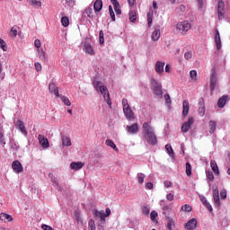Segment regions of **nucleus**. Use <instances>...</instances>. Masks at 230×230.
<instances>
[{
  "instance_id": "54",
  "label": "nucleus",
  "mask_w": 230,
  "mask_h": 230,
  "mask_svg": "<svg viewBox=\"0 0 230 230\" xmlns=\"http://www.w3.org/2000/svg\"><path fill=\"white\" fill-rule=\"evenodd\" d=\"M66 4H67V6H75L76 0H66Z\"/></svg>"
},
{
  "instance_id": "24",
  "label": "nucleus",
  "mask_w": 230,
  "mask_h": 230,
  "mask_svg": "<svg viewBox=\"0 0 230 230\" xmlns=\"http://www.w3.org/2000/svg\"><path fill=\"white\" fill-rule=\"evenodd\" d=\"M215 42H216L217 49H221L222 40H220V32L218 31V30H216Z\"/></svg>"
},
{
  "instance_id": "13",
  "label": "nucleus",
  "mask_w": 230,
  "mask_h": 230,
  "mask_svg": "<svg viewBox=\"0 0 230 230\" xmlns=\"http://www.w3.org/2000/svg\"><path fill=\"white\" fill-rule=\"evenodd\" d=\"M39 143L41 145L42 148H49V141L44 135L38 136Z\"/></svg>"
},
{
  "instance_id": "39",
  "label": "nucleus",
  "mask_w": 230,
  "mask_h": 230,
  "mask_svg": "<svg viewBox=\"0 0 230 230\" xmlns=\"http://www.w3.org/2000/svg\"><path fill=\"white\" fill-rule=\"evenodd\" d=\"M19 32V27L13 26L11 28L10 36L11 37H17V33Z\"/></svg>"
},
{
  "instance_id": "9",
  "label": "nucleus",
  "mask_w": 230,
  "mask_h": 230,
  "mask_svg": "<svg viewBox=\"0 0 230 230\" xmlns=\"http://www.w3.org/2000/svg\"><path fill=\"white\" fill-rule=\"evenodd\" d=\"M224 8H226V4H224V1L220 0L217 4V13L219 21H222V19H224V17L226 16V12L224 11Z\"/></svg>"
},
{
  "instance_id": "46",
  "label": "nucleus",
  "mask_w": 230,
  "mask_h": 230,
  "mask_svg": "<svg viewBox=\"0 0 230 230\" xmlns=\"http://www.w3.org/2000/svg\"><path fill=\"white\" fill-rule=\"evenodd\" d=\"M193 208L189 204H185L181 207V211H185L186 213H190Z\"/></svg>"
},
{
  "instance_id": "21",
  "label": "nucleus",
  "mask_w": 230,
  "mask_h": 230,
  "mask_svg": "<svg viewBox=\"0 0 230 230\" xmlns=\"http://www.w3.org/2000/svg\"><path fill=\"white\" fill-rule=\"evenodd\" d=\"M85 164L82 162H72L70 164L71 170H75V172H78V170H82L84 168Z\"/></svg>"
},
{
  "instance_id": "16",
  "label": "nucleus",
  "mask_w": 230,
  "mask_h": 230,
  "mask_svg": "<svg viewBox=\"0 0 230 230\" xmlns=\"http://www.w3.org/2000/svg\"><path fill=\"white\" fill-rule=\"evenodd\" d=\"M199 113L200 116H204L206 114V104L204 102V98H199Z\"/></svg>"
},
{
  "instance_id": "12",
  "label": "nucleus",
  "mask_w": 230,
  "mask_h": 230,
  "mask_svg": "<svg viewBox=\"0 0 230 230\" xmlns=\"http://www.w3.org/2000/svg\"><path fill=\"white\" fill-rule=\"evenodd\" d=\"M195 120L192 117L189 118L188 121L184 122L181 126V132H188L191 128V125H193V122Z\"/></svg>"
},
{
  "instance_id": "40",
  "label": "nucleus",
  "mask_w": 230,
  "mask_h": 230,
  "mask_svg": "<svg viewBox=\"0 0 230 230\" xmlns=\"http://www.w3.org/2000/svg\"><path fill=\"white\" fill-rule=\"evenodd\" d=\"M61 23H62V26H64L65 28H67V26H69V18L67 16H63L61 18Z\"/></svg>"
},
{
  "instance_id": "26",
  "label": "nucleus",
  "mask_w": 230,
  "mask_h": 230,
  "mask_svg": "<svg viewBox=\"0 0 230 230\" xmlns=\"http://www.w3.org/2000/svg\"><path fill=\"white\" fill-rule=\"evenodd\" d=\"M210 167L215 173V175H220V171L218 170V164H217V162L215 160L210 161Z\"/></svg>"
},
{
  "instance_id": "6",
  "label": "nucleus",
  "mask_w": 230,
  "mask_h": 230,
  "mask_svg": "<svg viewBox=\"0 0 230 230\" xmlns=\"http://www.w3.org/2000/svg\"><path fill=\"white\" fill-rule=\"evenodd\" d=\"M144 139H146V141L152 146H155V145L157 144V136H155V132L144 135Z\"/></svg>"
},
{
  "instance_id": "1",
  "label": "nucleus",
  "mask_w": 230,
  "mask_h": 230,
  "mask_svg": "<svg viewBox=\"0 0 230 230\" xmlns=\"http://www.w3.org/2000/svg\"><path fill=\"white\" fill-rule=\"evenodd\" d=\"M93 85L96 91H100L105 102L111 107V105H112V101H111V94L109 93V90L107 89V86L102 85V82L97 80H94L93 82Z\"/></svg>"
},
{
  "instance_id": "59",
  "label": "nucleus",
  "mask_w": 230,
  "mask_h": 230,
  "mask_svg": "<svg viewBox=\"0 0 230 230\" xmlns=\"http://www.w3.org/2000/svg\"><path fill=\"white\" fill-rule=\"evenodd\" d=\"M0 48L3 49V51H6V42L0 39Z\"/></svg>"
},
{
  "instance_id": "14",
  "label": "nucleus",
  "mask_w": 230,
  "mask_h": 230,
  "mask_svg": "<svg viewBox=\"0 0 230 230\" xmlns=\"http://www.w3.org/2000/svg\"><path fill=\"white\" fill-rule=\"evenodd\" d=\"M155 71L158 75H162V73H164V62L157 61L155 66Z\"/></svg>"
},
{
  "instance_id": "18",
  "label": "nucleus",
  "mask_w": 230,
  "mask_h": 230,
  "mask_svg": "<svg viewBox=\"0 0 230 230\" xmlns=\"http://www.w3.org/2000/svg\"><path fill=\"white\" fill-rule=\"evenodd\" d=\"M185 229L187 230H195L197 229V219L192 218L187 222L185 225Z\"/></svg>"
},
{
  "instance_id": "17",
  "label": "nucleus",
  "mask_w": 230,
  "mask_h": 230,
  "mask_svg": "<svg viewBox=\"0 0 230 230\" xmlns=\"http://www.w3.org/2000/svg\"><path fill=\"white\" fill-rule=\"evenodd\" d=\"M228 100H229L228 95H223L217 101V107H219V109H224V107H226V103H227Z\"/></svg>"
},
{
  "instance_id": "49",
  "label": "nucleus",
  "mask_w": 230,
  "mask_h": 230,
  "mask_svg": "<svg viewBox=\"0 0 230 230\" xmlns=\"http://www.w3.org/2000/svg\"><path fill=\"white\" fill-rule=\"evenodd\" d=\"M88 226L91 230H96V223L94 222V220L90 219L88 222Z\"/></svg>"
},
{
  "instance_id": "32",
  "label": "nucleus",
  "mask_w": 230,
  "mask_h": 230,
  "mask_svg": "<svg viewBox=\"0 0 230 230\" xmlns=\"http://www.w3.org/2000/svg\"><path fill=\"white\" fill-rule=\"evenodd\" d=\"M28 1H29V4H31V6H33L34 8H40V6H42V2L39 0H28Z\"/></svg>"
},
{
  "instance_id": "28",
  "label": "nucleus",
  "mask_w": 230,
  "mask_h": 230,
  "mask_svg": "<svg viewBox=\"0 0 230 230\" xmlns=\"http://www.w3.org/2000/svg\"><path fill=\"white\" fill-rule=\"evenodd\" d=\"M94 12H102L103 8V2L102 0H96L93 4Z\"/></svg>"
},
{
  "instance_id": "53",
  "label": "nucleus",
  "mask_w": 230,
  "mask_h": 230,
  "mask_svg": "<svg viewBox=\"0 0 230 230\" xmlns=\"http://www.w3.org/2000/svg\"><path fill=\"white\" fill-rule=\"evenodd\" d=\"M170 207L168 205H165L163 207V214L164 215H168L170 213Z\"/></svg>"
},
{
  "instance_id": "42",
  "label": "nucleus",
  "mask_w": 230,
  "mask_h": 230,
  "mask_svg": "<svg viewBox=\"0 0 230 230\" xmlns=\"http://www.w3.org/2000/svg\"><path fill=\"white\" fill-rule=\"evenodd\" d=\"M185 167H186V175L188 177H190V175H191V164H190V162H187L186 164H185Z\"/></svg>"
},
{
  "instance_id": "19",
  "label": "nucleus",
  "mask_w": 230,
  "mask_h": 230,
  "mask_svg": "<svg viewBox=\"0 0 230 230\" xmlns=\"http://www.w3.org/2000/svg\"><path fill=\"white\" fill-rule=\"evenodd\" d=\"M84 51L87 55H91L92 57L94 55V49H93V46L91 43L85 42L84 45Z\"/></svg>"
},
{
  "instance_id": "62",
  "label": "nucleus",
  "mask_w": 230,
  "mask_h": 230,
  "mask_svg": "<svg viewBox=\"0 0 230 230\" xmlns=\"http://www.w3.org/2000/svg\"><path fill=\"white\" fill-rule=\"evenodd\" d=\"M0 145H6V142H4V135H3L2 132H0Z\"/></svg>"
},
{
  "instance_id": "2",
  "label": "nucleus",
  "mask_w": 230,
  "mask_h": 230,
  "mask_svg": "<svg viewBox=\"0 0 230 230\" xmlns=\"http://www.w3.org/2000/svg\"><path fill=\"white\" fill-rule=\"evenodd\" d=\"M122 107L124 115L126 116L127 119H128V121H134L136 117L134 116L132 108H130V104H128V100L122 99Z\"/></svg>"
},
{
  "instance_id": "25",
  "label": "nucleus",
  "mask_w": 230,
  "mask_h": 230,
  "mask_svg": "<svg viewBox=\"0 0 230 230\" xmlns=\"http://www.w3.org/2000/svg\"><path fill=\"white\" fill-rule=\"evenodd\" d=\"M49 93H52L53 94L57 95L58 97L60 96V93H58V87L55 83H51L49 85Z\"/></svg>"
},
{
  "instance_id": "51",
  "label": "nucleus",
  "mask_w": 230,
  "mask_h": 230,
  "mask_svg": "<svg viewBox=\"0 0 230 230\" xmlns=\"http://www.w3.org/2000/svg\"><path fill=\"white\" fill-rule=\"evenodd\" d=\"M220 197H221L222 200L227 199V190H226L225 189H223V190L220 191Z\"/></svg>"
},
{
  "instance_id": "57",
  "label": "nucleus",
  "mask_w": 230,
  "mask_h": 230,
  "mask_svg": "<svg viewBox=\"0 0 230 230\" xmlns=\"http://www.w3.org/2000/svg\"><path fill=\"white\" fill-rule=\"evenodd\" d=\"M34 46L37 48V49H40V46H42V43L40 42V40H34Z\"/></svg>"
},
{
  "instance_id": "58",
  "label": "nucleus",
  "mask_w": 230,
  "mask_h": 230,
  "mask_svg": "<svg viewBox=\"0 0 230 230\" xmlns=\"http://www.w3.org/2000/svg\"><path fill=\"white\" fill-rule=\"evenodd\" d=\"M34 67H35V69H36V71H42V65H40V63H39V62H36L35 64H34Z\"/></svg>"
},
{
  "instance_id": "34",
  "label": "nucleus",
  "mask_w": 230,
  "mask_h": 230,
  "mask_svg": "<svg viewBox=\"0 0 230 230\" xmlns=\"http://www.w3.org/2000/svg\"><path fill=\"white\" fill-rule=\"evenodd\" d=\"M105 143H106L107 146H111V148L115 150V152H119V149L116 146V144L114 143V141H112L111 139H106Z\"/></svg>"
},
{
  "instance_id": "29",
  "label": "nucleus",
  "mask_w": 230,
  "mask_h": 230,
  "mask_svg": "<svg viewBox=\"0 0 230 230\" xmlns=\"http://www.w3.org/2000/svg\"><path fill=\"white\" fill-rule=\"evenodd\" d=\"M0 220H2V222H12V220H13V218L12 217L11 215H8L6 213H1L0 214Z\"/></svg>"
},
{
  "instance_id": "64",
  "label": "nucleus",
  "mask_w": 230,
  "mask_h": 230,
  "mask_svg": "<svg viewBox=\"0 0 230 230\" xmlns=\"http://www.w3.org/2000/svg\"><path fill=\"white\" fill-rule=\"evenodd\" d=\"M166 199H167V200H170V202H172V200H173V199H174V196H173V194L169 193V194H167Z\"/></svg>"
},
{
  "instance_id": "10",
  "label": "nucleus",
  "mask_w": 230,
  "mask_h": 230,
  "mask_svg": "<svg viewBox=\"0 0 230 230\" xmlns=\"http://www.w3.org/2000/svg\"><path fill=\"white\" fill-rule=\"evenodd\" d=\"M126 130L128 134H131V136H134V134H137L139 132V125L137 122L126 127Z\"/></svg>"
},
{
  "instance_id": "20",
  "label": "nucleus",
  "mask_w": 230,
  "mask_h": 230,
  "mask_svg": "<svg viewBox=\"0 0 230 230\" xmlns=\"http://www.w3.org/2000/svg\"><path fill=\"white\" fill-rule=\"evenodd\" d=\"M160 38H161V28L156 27L151 35V39L152 40H154V42H155L159 40Z\"/></svg>"
},
{
  "instance_id": "45",
  "label": "nucleus",
  "mask_w": 230,
  "mask_h": 230,
  "mask_svg": "<svg viewBox=\"0 0 230 230\" xmlns=\"http://www.w3.org/2000/svg\"><path fill=\"white\" fill-rule=\"evenodd\" d=\"M206 175H207V178L208 179V181H210L211 182H213V181H215V175L213 174V172L207 171Z\"/></svg>"
},
{
  "instance_id": "63",
  "label": "nucleus",
  "mask_w": 230,
  "mask_h": 230,
  "mask_svg": "<svg viewBox=\"0 0 230 230\" xmlns=\"http://www.w3.org/2000/svg\"><path fill=\"white\" fill-rule=\"evenodd\" d=\"M164 100H165V103L168 104V103H172V99H170V94H165L164 95Z\"/></svg>"
},
{
  "instance_id": "52",
  "label": "nucleus",
  "mask_w": 230,
  "mask_h": 230,
  "mask_svg": "<svg viewBox=\"0 0 230 230\" xmlns=\"http://www.w3.org/2000/svg\"><path fill=\"white\" fill-rule=\"evenodd\" d=\"M99 42L100 44H103V42H105V39L103 38V31H100L99 32Z\"/></svg>"
},
{
  "instance_id": "3",
  "label": "nucleus",
  "mask_w": 230,
  "mask_h": 230,
  "mask_svg": "<svg viewBox=\"0 0 230 230\" xmlns=\"http://www.w3.org/2000/svg\"><path fill=\"white\" fill-rule=\"evenodd\" d=\"M176 30L180 35H186L191 30V23L188 21L180 22L176 24Z\"/></svg>"
},
{
  "instance_id": "43",
  "label": "nucleus",
  "mask_w": 230,
  "mask_h": 230,
  "mask_svg": "<svg viewBox=\"0 0 230 230\" xmlns=\"http://www.w3.org/2000/svg\"><path fill=\"white\" fill-rule=\"evenodd\" d=\"M190 76L191 82H197V70H191L190 72Z\"/></svg>"
},
{
  "instance_id": "11",
  "label": "nucleus",
  "mask_w": 230,
  "mask_h": 230,
  "mask_svg": "<svg viewBox=\"0 0 230 230\" xmlns=\"http://www.w3.org/2000/svg\"><path fill=\"white\" fill-rule=\"evenodd\" d=\"M12 168L16 173H22L24 172V168L22 167V164L21 162L15 160L12 163Z\"/></svg>"
},
{
  "instance_id": "30",
  "label": "nucleus",
  "mask_w": 230,
  "mask_h": 230,
  "mask_svg": "<svg viewBox=\"0 0 230 230\" xmlns=\"http://www.w3.org/2000/svg\"><path fill=\"white\" fill-rule=\"evenodd\" d=\"M111 3L114 6L115 13H117V15H121V9H119V3L118 0H111Z\"/></svg>"
},
{
  "instance_id": "47",
  "label": "nucleus",
  "mask_w": 230,
  "mask_h": 230,
  "mask_svg": "<svg viewBox=\"0 0 230 230\" xmlns=\"http://www.w3.org/2000/svg\"><path fill=\"white\" fill-rule=\"evenodd\" d=\"M110 16L112 21H116V14L114 13V10L112 9V5H109Z\"/></svg>"
},
{
  "instance_id": "7",
  "label": "nucleus",
  "mask_w": 230,
  "mask_h": 230,
  "mask_svg": "<svg viewBox=\"0 0 230 230\" xmlns=\"http://www.w3.org/2000/svg\"><path fill=\"white\" fill-rule=\"evenodd\" d=\"M218 84V77L217 72L213 71L210 75V91L213 93L217 89V84Z\"/></svg>"
},
{
  "instance_id": "60",
  "label": "nucleus",
  "mask_w": 230,
  "mask_h": 230,
  "mask_svg": "<svg viewBox=\"0 0 230 230\" xmlns=\"http://www.w3.org/2000/svg\"><path fill=\"white\" fill-rule=\"evenodd\" d=\"M203 206H205V208H207V209H208V211H213V207H211V204H209L208 201L203 203Z\"/></svg>"
},
{
  "instance_id": "23",
  "label": "nucleus",
  "mask_w": 230,
  "mask_h": 230,
  "mask_svg": "<svg viewBox=\"0 0 230 230\" xmlns=\"http://www.w3.org/2000/svg\"><path fill=\"white\" fill-rule=\"evenodd\" d=\"M182 109V116L183 118H186L188 116V112H190V102L188 100L183 101Z\"/></svg>"
},
{
  "instance_id": "15",
  "label": "nucleus",
  "mask_w": 230,
  "mask_h": 230,
  "mask_svg": "<svg viewBox=\"0 0 230 230\" xmlns=\"http://www.w3.org/2000/svg\"><path fill=\"white\" fill-rule=\"evenodd\" d=\"M37 53L40 60H41L42 62H48V54H46V51H44L43 49H38Z\"/></svg>"
},
{
  "instance_id": "27",
  "label": "nucleus",
  "mask_w": 230,
  "mask_h": 230,
  "mask_svg": "<svg viewBox=\"0 0 230 230\" xmlns=\"http://www.w3.org/2000/svg\"><path fill=\"white\" fill-rule=\"evenodd\" d=\"M152 22H154V9L150 7L147 13V24L149 27L152 26Z\"/></svg>"
},
{
  "instance_id": "37",
  "label": "nucleus",
  "mask_w": 230,
  "mask_h": 230,
  "mask_svg": "<svg viewBox=\"0 0 230 230\" xmlns=\"http://www.w3.org/2000/svg\"><path fill=\"white\" fill-rule=\"evenodd\" d=\"M137 20V14L136 13V11L129 12L130 22H136Z\"/></svg>"
},
{
  "instance_id": "50",
  "label": "nucleus",
  "mask_w": 230,
  "mask_h": 230,
  "mask_svg": "<svg viewBox=\"0 0 230 230\" xmlns=\"http://www.w3.org/2000/svg\"><path fill=\"white\" fill-rule=\"evenodd\" d=\"M193 57V52L191 51H187L185 54H184V58L185 60H190V58Z\"/></svg>"
},
{
  "instance_id": "8",
  "label": "nucleus",
  "mask_w": 230,
  "mask_h": 230,
  "mask_svg": "<svg viewBox=\"0 0 230 230\" xmlns=\"http://www.w3.org/2000/svg\"><path fill=\"white\" fill-rule=\"evenodd\" d=\"M154 132V128L150 124V122H144L142 125V134L143 136H146L148 134H153Z\"/></svg>"
},
{
  "instance_id": "33",
  "label": "nucleus",
  "mask_w": 230,
  "mask_h": 230,
  "mask_svg": "<svg viewBox=\"0 0 230 230\" xmlns=\"http://www.w3.org/2000/svg\"><path fill=\"white\" fill-rule=\"evenodd\" d=\"M62 145L63 146H71L72 143H71V138H69L68 137H62Z\"/></svg>"
},
{
  "instance_id": "38",
  "label": "nucleus",
  "mask_w": 230,
  "mask_h": 230,
  "mask_svg": "<svg viewBox=\"0 0 230 230\" xmlns=\"http://www.w3.org/2000/svg\"><path fill=\"white\" fill-rule=\"evenodd\" d=\"M59 98L61 99L63 103H65V105H66L67 107H71V101H69V98L64 95H59Z\"/></svg>"
},
{
  "instance_id": "22",
  "label": "nucleus",
  "mask_w": 230,
  "mask_h": 230,
  "mask_svg": "<svg viewBox=\"0 0 230 230\" xmlns=\"http://www.w3.org/2000/svg\"><path fill=\"white\" fill-rule=\"evenodd\" d=\"M15 127H17L22 134H24V136L28 135V131L26 130V128L24 127V122H22V120L18 119L16 121Z\"/></svg>"
},
{
  "instance_id": "48",
  "label": "nucleus",
  "mask_w": 230,
  "mask_h": 230,
  "mask_svg": "<svg viewBox=\"0 0 230 230\" xmlns=\"http://www.w3.org/2000/svg\"><path fill=\"white\" fill-rule=\"evenodd\" d=\"M165 150L167 151L169 155H173V148L172 147V146L170 144H167L165 146Z\"/></svg>"
},
{
  "instance_id": "35",
  "label": "nucleus",
  "mask_w": 230,
  "mask_h": 230,
  "mask_svg": "<svg viewBox=\"0 0 230 230\" xmlns=\"http://www.w3.org/2000/svg\"><path fill=\"white\" fill-rule=\"evenodd\" d=\"M208 127L210 134L215 133V130H217V122H215V120H210L208 123Z\"/></svg>"
},
{
  "instance_id": "4",
  "label": "nucleus",
  "mask_w": 230,
  "mask_h": 230,
  "mask_svg": "<svg viewBox=\"0 0 230 230\" xmlns=\"http://www.w3.org/2000/svg\"><path fill=\"white\" fill-rule=\"evenodd\" d=\"M150 84L154 94L158 98H163V85H161V84H159L155 79H151Z\"/></svg>"
},
{
  "instance_id": "61",
  "label": "nucleus",
  "mask_w": 230,
  "mask_h": 230,
  "mask_svg": "<svg viewBox=\"0 0 230 230\" xmlns=\"http://www.w3.org/2000/svg\"><path fill=\"white\" fill-rule=\"evenodd\" d=\"M146 190H154V183L146 182Z\"/></svg>"
},
{
  "instance_id": "55",
  "label": "nucleus",
  "mask_w": 230,
  "mask_h": 230,
  "mask_svg": "<svg viewBox=\"0 0 230 230\" xmlns=\"http://www.w3.org/2000/svg\"><path fill=\"white\" fill-rule=\"evenodd\" d=\"M142 214L143 215H150V208L148 207H143L142 208Z\"/></svg>"
},
{
  "instance_id": "44",
  "label": "nucleus",
  "mask_w": 230,
  "mask_h": 230,
  "mask_svg": "<svg viewBox=\"0 0 230 230\" xmlns=\"http://www.w3.org/2000/svg\"><path fill=\"white\" fill-rule=\"evenodd\" d=\"M137 181H138L139 184H143V182H145V174L144 173L138 172L137 174Z\"/></svg>"
},
{
  "instance_id": "5",
  "label": "nucleus",
  "mask_w": 230,
  "mask_h": 230,
  "mask_svg": "<svg viewBox=\"0 0 230 230\" xmlns=\"http://www.w3.org/2000/svg\"><path fill=\"white\" fill-rule=\"evenodd\" d=\"M93 213L94 218H101V222H102V224H105V217H111V208H106V214L103 210L98 211V209H94Z\"/></svg>"
},
{
  "instance_id": "56",
  "label": "nucleus",
  "mask_w": 230,
  "mask_h": 230,
  "mask_svg": "<svg viewBox=\"0 0 230 230\" xmlns=\"http://www.w3.org/2000/svg\"><path fill=\"white\" fill-rule=\"evenodd\" d=\"M156 217H158L157 211L153 210V211L151 212V214H150L151 220H152V221L155 220Z\"/></svg>"
},
{
  "instance_id": "41",
  "label": "nucleus",
  "mask_w": 230,
  "mask_h": 230,
  "mask_svg": "<svg viewBox=\"0 0 230 230\" xmlns=\"http://www.w3.org/2000/svg\"><path fill=\"white\" fill-rule=\"evenodd\" d=\"M85 13L90 19H94V13L93 12V7H87L85 10Z\"/></svg>"
},
{
  "instance_id": "31",
  "label": "nucleus",
  "mask_w": 230,
  "mask_h": 230,
  "mask_svg": "<svg viewBox=\"0 0 230 230\" xmlns=\"http://www.w3.org/2000/svg\"><path fill=\"white\" fill-rule=\"evenodd\" d=\"M213 197H214L215 204H217L219 208V206H220V195L218 194V190H215L213 191Z\"/></svg>"
},
{
  "instance_id": "36",
  "label": "nucleus",
  "mask_w": 230,
  "mask_h": 230,
  "mask_svg": "<svg viewBox=\"0 0 230 230\" xmlns=\"http://www.w3.org/2000/svg\"><path fill=\"white\" fill-rule=\"evenodd\" d=\"M173 227H175V220H173L172 218H168V222L166 225V228L168 230H173Z\"/></svg>"
}]
</instances>
